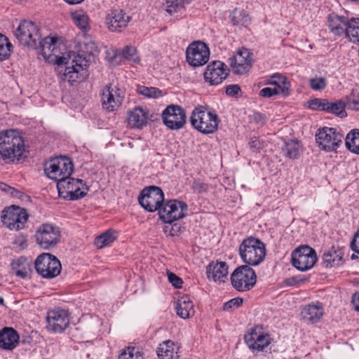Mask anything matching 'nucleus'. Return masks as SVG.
<instances>
[{"instance_id":"obj_30","label":"nucleus","mask_w":359,"mask_h":359,"mask_svg":"<svg viewBox=\"0 0 359 359\" xmlns=\"http://www.w3.org/2000/svg\"><path fill=\"white\" fill-rule=\"evenodd\" d=\"M180 346L171 340L163 341L159 345L157 355L160 359H179Z\"/></svg>"},{"instance_id":"obj_58","label":"nucleus","mask_w":359,"mask_h":359,"mask_svg":"<svg viewBox=\"0 0 359 359\" xmlns=\"http://www.w3.org/2000/svg\"><path fill=\"white\" fill-rule=\"evenodd\" d=\"M69 5H76L83 2L84 0H63Z\"/></svg>"},{"instance_id":"obj_3","label":"nucleus","mask_w":359,"mask_h":359,"mask_svg":"<svg viewBox=\"0 0 359 359\" xmlns=\"http://www.w3.org/2000/svg\"><path fill=\"white\" fill-rule=\"evenodd\" d=\"M266 254L265 244L259 239L250 236L243 241L239 247L241 259L248 266H257Z\"/></svg>"},{"instance_id":"obj_31","label":"nucleus","mask_w":359,"mask_h":359,"mask_svg":"<svg viewBox=\"0 0 359 359\" xmlns=\"http://www.w3.org/2000/svg\"><path fill=\"white\" fill-rule=\"evenodd\" d=\"M175 309L177 314L183 319H187L194 315V304L188 297H182L177 302Z\"/></svg>"},{"instance_id":"obj_56","label":"nucleus","mask_w":359,"mask_h":359,"mask_svg":"<svg viewBox=\"0 0 359 359\" xmlns=\"http://www.w3.org/2000/svg\"><path fill=\"white\" fill-rule=\"evenodd\" d=\"M103 48V46L91 42V55H97Z\"/></svg>"},{"instance_id":"obj_18","label":"nucleus","mask_w":359,"mask_h":359,"mask_svg":"<svg viewBox=\"0 0 359 359\" xmlns=\"http://www.w3.org/2000/svg\"><path fill=\"white\" fill-rule=\"evenodd\" d=\"M137 48L135 46H127L123 50L111 49L106 50L107 60L114 65H121L122 60H128L139 64L140 57L137 55Z\"/></svg>"},{"instance_id":"obj_45","label":"nucleus","mask_w":359,"mask_h":359,"mask_svg":"<svg viewBox=\"0 0 359 359\" xmlns=\"http://www.w3.org/2000/svg\"><path fill=\"white\" fill-rule=\"evenodd\" d=\"M0 191L10 194L12 197L22 198L23 193L3 182H0Z\"/></svg>"},{"instance_id":"obj_43","label":"nucleus","mask_w":359,"mask_h":359,"mask_svg":"<svg viewBox=\"0 0 359 359\" xmlns=\"http://www.w3.org/2000/svg\"><path fill=\"white\" fill-rule=\"evenodd\" d=\"M138 93L150 98H157L163 95L162 91L154 87H147L144 86H137Z\"/></svg>"},{"instance_id":"obj_24","label":"nucleus","mask_w":359,"mask_h":359,"mask_svg":"<svg viewBox=\"0 0 359 359\" xmlns=\"http://www.w3.org/2000/svg\"><path fill=\"white\" fill-rule=\"evenodd\" d=\"M123 100V92L120 89L114 91L111 86H107L102 91V104L109 111H113L121 106Z\"/></svg>"},{"instance_id":"obj_11","label":"nucleus","mask_w":359,"mask_h":359,"mask_svg":"<svg viewBox=\"0 0 359 359\" xmlns=\"http://www.w3.org/2000/svg\"><path fill=\"white\" fill-rule=\"evenodd\" d=\"M344 136L335 128L324 127L318 129L316 134V140L319 147L326 151H334L342 143Z\"/></svg>"},{"instance_id":"obj_52","label":"nucleus","mask_w":359,"mask_h":359,"mask_svg":"<svg viewBox=\"0 0 359 359\" xmlns=\"http://www.w3.org/2000/svg\"><path fill=\"white\" fill-rule=\"evenodd\" d=\"M279 93V90L278 88H271L269 87H266L262 88L259 92V95L263 97H270L273 95H277Z\"/></svg>"},{"instance_id":"obj_32","label":"nucleus","mask_w":359,"mask_h":359,"mask_svg":"<svg viewBox=\"0 0 359 359\" xmlns=\"http://www.w3.org/2000/svg\"><path fill=\"white\" fill-rule=\"evenodd\" d=\"M11 269L16 276L26 278L32 273V266L26 258L21 257L11 263Z\"/></svg>"},{"instance_id":"obj_15","label":"nucleus","mask_w":359,"mask_h":359,"mask_svg":"<svg viewBox=\"0 0 359 359\" xmlns=\"http://www.w3.org/2000/svg\"><path fill=\"white\" fill-rule=\"evenodd\" d=\"M36 243L43 249L48 250L55 247L60 241V229L52 224L41 225L35 234Z\"/></svg>"},{"instance_id":"obj_46","label":"nucleus","mask_w":359,"mask_h":359,"mask_svg":"<svg viewBox=\"0 0 359 359\" xmlns=\"http://www.w3.org/2000/svg\"><path fill=\"white\" fill-rule=\"evenodd\" d=\"M326 99L315 98L308 102V107L313 110H323L325 111Z\"/></svg>"},{"instance_id":"obj_5","label":"nucleus","mask_w":359,"mask_h":359,"mask_svg":"<svg viewBox=\"0 0 359 359\" xmlns=\"http://www.w3.org/2000/svg\"><path fill=\"white\" fill-rule=\"evenodd\" d=\"M73 170L72 162L68 157L63 156L52 158L44 165L46 176L57 182L70 176Z\"/></svg>"},{"instance_id":"obj_27","label":"nucleus","mask_w":359,"mask_h":359,"mask_svg":"<svg viewBox=\"0 0 359 359\" xmlns=\"http://www.w3.org/2000/svg\"><path fill=\"white\" fill-rule=\"evenodd\" d=\"M19 339L13 328L6 327L0 331V347L4 350H13L18 344Z\"/></svg>"},{"instance_id":"obj_47","label":"nucleus","mask_w":359,"mask_h":359,"mask_svg":"<svg viewBox=\"0 0 359 359\" xmlns=\"http://www.w3.org/2000/svg\"><path fill=\"white\" fill-rule=\"evenodd\" d=\"M243 300L241 297L233 298L226 303L223 306L224 311H231L240 307L243 304Z\"/></svg>"},{"instance_id":"obj_8","label":"nucleus","mask_w":359,"mask_h":359,"mask_svg":"<svg viewBox=\"0 0 359 359\" xmlns=\"http://www.w3.org/2000/svg\"><path fill=\"white\" fill-rule=\"evenodd\" d=\"M28 219L27 210L19 206L11 205L2 210L1 219L11 230H20L24 228Z\"/></svg>"},{"instance_id":"obj_55","label":"nucleus","mask_w":359,"mask_h":359,"mask_svg":"<svg viewBox=\"0 0 359 359\" xmlns=\"http://www.w3.org/2000/svg\"><path fill=\"white\" fill-rule=\"evenodd\" d=\"M351 303L353 306L354 309L356 311L359 312V290L353 294Z\"/></svg>"},{"instance_id":"obj_23","label":"nucleus","mask_w":359,"mask_h":359,"mask_svg":"<svg viewBox=\"0 0 359 359\" xmlns=\"http://www.w3.org/2000/svg\"><path fill=\"white\" fill-rule=\"evenodd\" d=\"M130 17L122 9H114L106 17V23L111 32H121L128 26Z\"/></svg>"},{"instance_id":"obj_12","label":"nucleus","mask_w":359,"mask_h":359,"mask_svg":"<svg viewBox=\"0 0 359 359\" xmlns=\"http://www.w3.org/2000/svg\"><path fill=\"white\" fill-rule=\"evenodd\" d=\"M188 211L187 205L181 201L170 200L159 209L160 219L165 223L171 224L174 221L184 218Z\"/></svg>"},{"instance_id":"obj_17","label":"nucleus","mask_w":359,"mask_h":359,"mask_svg":"<svg viewBox=\"0 0 359 359\" xmlns=\"http://www.w3.org/2000/svg\"><path fill=\"white\" fill-rule=\"evenodd\" d=\"M186 57L187 62L191 66H203L206 64L209 60V48L204 42L199 41H194L187 47Z\"/></svg>"},{"instance_id":"obj_20","label":"nucleus","mask_w":359,"mask_h":359,"mask_svg":"<svg viewBox=\"0 0 359 359\" xmlns=\"http://www.w3.org/2000/svg\"><path fill=\"white\" fill-rule=\"evenodd\" d=\"M47 329L53 332H62L69 323L67 311L62 309L50 311L46 316Z\"/></svg>"},{"instance_id":"obj_34","label":"nucleus","mask_w":359,"mask_h":359,"mask_svg":"<svg viewBox=\"0 0 359 359\" xmlns=\"http://www.w3.org/2000/svg\"><path fill=\"white\" fill-rule=\"evenodd\" d=\"M342 256L334 248L325 251L322 257V264L325 268H332L339 265Z\"/></svg>"},{"instance_id":"obj_26","label":"nucleus","mask_w":359,"mask_h":359,"mask_svg":"<svg viewBox=\"0 0 359 359\" xmlns=\"http://www.w3.org/2000/svg\"><path fill=\"white\" fill-rule=\"evenodd\" d=\"M207 276L215 282L224 283L228 274V266L226 262H212L207 267Z\"/></svg>"},{"instance_id":"obj_35","label":"nucleus","mask_w":359,"mask_h":359,"mask_svg":"<svg viewBox=\"0 0 359 359\" xmlns=\"http://www.w3.org/2000/svg\"><path fill=\"white\" fill-rule=\"evenodd\" d=\"M345 36L353 43H359V18H351L346 29Z\"/></svg>"},{"instance_id":"obj_1","label":"nucleus","mask_w":359,"mask_h":359,"mask_svg":"<svg viewBox=\"0 0 359 359\" xmlns=\"http://www.w3.org/2000/svg\"><path fill=\"white\" fill-rule=\"evenodd\" d=\"M67 40L59 36H46L38 42V48H40L41 55L45 60L48 62H54L55 65H72L66 67L63 73L60 72L61 80L72 84L74 82L88 76L87 68L88 60L87 53H79L75 55L74 52L67 51L66 49Z\"/></svg>"},{"instance_id":"obj_51","label":"nucleus","mask_w":359,"mask_h":359,"mask_svg":"<svg viewBox=\"0 0 359 359\" xmlns=\"http://www.w3.org/2000/svg\"><path fill=\"white\" fill-rule=\"evenodd\" d=\"M169 282L176 288H181L183 283L182 280L172 272H168Z\"/></svg>"},{"instance_id":"obj_60","label":"nucleus","mask_w":359,"mask_h":359,"mask_svg":"<svg viewBox=\"0 0 359 359\" xmlns=\"http://www.w3.org/2000/svg\"><path fill=\"white\" fill-rule=\"evenodd\" d=\"M4 299L2 297H0V305H3L4 304Z\"/></svg>"},{"instance_id":"obj_50","label":"nucleus","mask_w":359,"mask_h":359,"mask_svg":"<svg viewBox=\"0 0 359 359\" xmlns=\"http://www.w3.org/2000/svg\"><path fill=\"white\" fill-rule=\"evenodd\" d=\"M249 146L250 148V150L252 152H259L260 149H262L264 147V142H261L258 138L257 137H252L250 139L249 142Z\"/></svg>"},{"instance_id":"obj_6","label":"nucleus","mask_w":359,"mask_h":359,"mask_svg":"<svg viewBox=\"0 0 359 359\" xmlns=\"http://www.w3.org/2000/svg\"><path fill=\"white\" fill-rule=\"evenodd\" d=\"M15 35L21 45L31 49L38 48V42L41 38L38 25L29 20L20 22Z\"/></svg>"},{"instance_id":"obj_48","label":"nucleus","mask_w":359,"mask_h":359,"mask_svg":"<svg viewBox=\"0 0 359 359\" xmlns=\"http://www.w3.org/2000/svg\"><path fill=\"white\" fill-rule=\"evenodd\" d=\"M310 86L315 90H323L326 86L325 79L323 77L311 79H310Z\"/></svg>"},{"instance_id":"obj_9","label":"nucleus","mask_w":359,"mask_h":359,"mask_svg":"<svg viewBox=\"0 0 359 359\" xmlns=\"http://www.w3.org/2000/svg\"><path fill=\"white\" fill-rule=\"evenodd\" d=\"M231 280L235 289L243 292L250 290L255 285L257 276L254 269L245 264L235 269Z\"/></svg>"},{"instance_id":"obj_38","label":"nucleus","mask_w":359,"mask_h":359,"mask_svg":"<svg viewBox=\"0 0 359 359\" xmlns=\"http://www.w3.org/2000/svg\"><path fill=\"white\" fill-rule=\"evenodd\" d=\"M346 147L353 153L359 154V130H351L346 137Z\"/></svg>"},{"instance_id":"obj_44","label":"nucleus","mask_w":359,"mask_h":359,"mask_svg":"<svg viewBox=\"0 0 359 359\" xmlns=\"http://www.w3.org/2000/svg\"><path fill=\"white\" fill-rule=\"evenodd\" d=\"M190 0H166V11L170 14L175 13L184 4H188Z\"/></svg>"},{"instance_id":"obj_4","label":"nucleus","mask_w":359,"mask_h":359,"mask_svg":"<svg viewBox=\"0 0 359 359\" xmlns=\"http://www.w3.org/2000/svg\"><path fill=\"white\" fill-rule=\"evenodd\" d=\"M190 121L191 126L203 134L213 133L217 130L219 123V119L215 113L207 111L202 106L194 109Z\"/></svg>"},{"instance_id":"obj_33","label":"nucleus","mask_w":359,"mask_h":359,"mask_svg":"<svg viewBox=\"0 0 359 359\" xmlns=\"http://www.w3.org/2000/svg\"><path fill=\"white\" fill-rule=\"evenodd\" d=\"M118 237V233L113 229H108L95 237L94 245L97 249H102L114 242Z\"/></svg>"},{"instance_id":"obj_22","label":"nucleus","mask_w":359,"mask_h":359,"mask_svg":"<svg viewBox=\"0 0 359 359\" xmlns=\"http://www.w3.org/2000/svg\"><path fill=\"white\" fill-rule=\"evenodd\" d=\"M225 65L220 61L210 63L203 74L205 81L211 86L220 84L228 76Z\"/></svg>"},{"instance_id":"obj_19","label":"nucleus","mask_w":359,"mask_h":359,"mask_svg":"<svg viewBox=\"0 0 359 359\" xmlns=\"http://www.w3.org/2000/svg\"><path fill=\"white\" fill-rule=\"evenodd\" d=\"M229 60V65L236 74H246L252 68L251 53L247 48L238 50Z\"/></svg>"},{"instance_id":"obj_7","label":"nucleus","mask_w":359,"mask_h":359,"mask_svg":"<svg viewBox=\"0 0 359 359\" xmlns=\"http://www.w3.org/2000/svg\"><path fill=\"white\" fill-rule=\"evenodd\" d=\"M35 269L36 272L44 278H53L61 272L60 260L50 253H42L36 259Z\"/></svg>"},{"instance_id":"obj_57","label":"nucleus","mask_w":359,"mask_h":359,"mask_svg":"<svg viewBox=\"0 0 359 359\" xmlns=\"http://www.w3.org/2000/svg\"><path fill=\"white\" fill-rule=\"evenodd\" d=\"M347 105L350 109L359 111V100H353L347 102Z\"/></svg>"},{"instance_id":"obj_41","label":"nucleus","mask_w":359,"mask_h":359,"mask_svg":"<svg viewBox=\"0 0 359 359\" xmlns=\"http://www.w3.org/2000/svg\"><path fill=\"white\" fill-rule=\"evenodd\" d=\"M12 47L8 38L0 33V61L7 60L10 57Z\"/></svg>"},{"instance_id":"obj_28","label":"nucleus","mask_w":359,"mask_h":359,"mask_svg":"<svg viewBox=\"0 0 359 359\" xmlns=\"http://www.w3.org/2000/svg\"><path fill=\"white\" fill-rule=\"evenodd\" d=\"M301 314L304 320L310 323H316L324 314L323 306L319 302L308 304L302 309Z\"/></svg>"},{"instance_id":"obj_2","label":"nucleus","mask_w":359,"mask_h":359,"mask_svg":"<svg viewBox=\"0 0 359 359\" xmlns=\"http://www.w3.org/2000/svg\"><path fill=\"white\" fill-rule=\"evenodd\" d=\"M25 151V141L18 130L11 129L0 132V156L4 161L20 160Z\"/></svg>"},{"instance_id":"obj_25","label":"nucleus","mask_w":359,"mask_h":359,"mask_svg":"<svg viewBox=\"0 0 359 359\" xmlns=\"http://www.w3.org/2000/svg\"><path fill=\"white\" fill-rule=\"evenodd\" d=\"M148 110L140 107H135L133 110L128 111L127 121L132 128H140L145 126L151 120Z\"/></svg>"},{"instance_id":"obj_29","label":"nucleus","mask_w":359,"mask_h":359,"mask_svg":"<svg viewBox=\"0 0 359 359\" xmlns=\"http://www.w3.org/2000/svg\"><path fill=\"white\" fill-rule=\"evenodd\" d=\"M327 23L330 32L335 36L345 34L348 20L343 16L331 13L327 17Z\"/></svg>"},{"instance_id":"obj_49","label":"nucleus","mask_w":359,"mask_h":359,"mask_svg":"<svg viewBox=\"0 0 359 359\" xmlns=\"http://www.w3.org/2000/svg\"><path fill=\"white\" fill-rule=\"evenodd\" d=\"M192 188L198 194L205 193L208 190V184L201 180H196L194 182Z\"/></svg>"},{"instance_id":"obj_36","label":"nucleus","mask_w":359,"mask_h":359,"mask_svg":"<svg viewBox=\"0 0 359 359\" xmlns=\"http://www.w3.org/2000/svg\"><path fill=\"white\" fill-rule=\"evenodd\" d=\"M325 111L338 116L341 118L346 117L347 114L345 111L346 104L341 100L331 102L326 101Z\"/></svg>"},{"instance_id":"obj_59","label":"nucleus","mask_w":359,"mask_h":359,"mask_svg":"<svg viewBox=\"0 0 359 359\" xmlns=\"http://www.w3.org/2000/svg\"><path fill=\"white\" fill-rule=\"evenodd\" d=\"M241 15V13H235L233 18L232 21L233 22L234 25L240 24L241 22L240 20H237V18L240 17Z\"/></svg>"},{"instance_id":"obj_39","label":"nucleus","mask_w":359,"mask_h":359,"mask_svg":"<svg viewBox=\"0 0 359 359\" xmlns=\"http://www.w3.org/2000/svg\"><path fill=\"white\" fill-rule=\"evenodd\" d=\"M271 84L276 85L279 91L284 96H287L290 93V83L287 79L280 74H274L271 78Z\"/></svg>"},{"instance_id":"obj_54","label":"nucleus","mask_w":359,"mask_h":359,"mask_svg":"<svg viewBox=\"0 0 359 359\" xmlns=\"http://www.w3.org/2000/svg\"><path fill=\"white\" fill-rule=\"evenodd\" d=\"M351 249L359 254V229L355 233L353 241L351 243Z\"/></svg>"},{"instance_id":"obj_13","label":"nucleus","mask_w":359,"mask_h":359,"mask_svg":"<svg viewBox=\"0 0 359 359\" xmlns=\"http://www.w3.org/2000/svg\"><path fill=\"white\" fill-rule=\"evenodd\" d=\"M317 260L315 250L308 245L299 246L292 254V265L302 271L311 269Z\"/></svg>"},{"instance_id":"obj_42","label":"nucleus","mask_w":359,"mask_h":359,"mask_svg":"<svg viewBox=\"0 0 359 359\" xmlns=\"http://www.w3.org/2000/svg\"><path fill=\"white\" fill-rule=\"evenodd\" d=\"M118 359H144V355L135 346H128L118 355Z\"/></svg>"},{"instance_id":"obj_14","label":"nucleus","mask_w":359,"mask_h":359,"mask_svg":"<svg viewBox=\"0 0 359 359\" xmlns=\"http://www.w3.org/2000/svg\"><path fill=\"white\" fill-rule=\"evenodd\" d=\"M141 206L149 212L159 210L164 201V194L161 188L158 187H149L144 188L138 198Z\"/></svg>"},{"instance_id":"obj_53","label":"nucleus","mask_w":359,"mask_h":359,"mask_svg":"<svg viewBox=\"0 0 359 359\" xmlns=\"http://www.w3.org/2000/svg\"><path fill=\"white\" fill-rule=\"evenodd\" d=\"M241 91V88L238 85H230L226 88V93L229 96H235Z\"/></svg>"},{"instance_id":"obj_16","label":"nucleus","mask_w":359,"mask_h":359,"mask_svg":"<svg viewBox=\"0 0 359 359\" xmlns=\"http://www.w3.org/2000/svg\"><path fill=\"white\" fill-rule=\"evenodd\" d=\"M163 123L170 130L182 128L187 121L185 110L180 105H168L161 114Z\"/></svg>"},{"instance_id":"obj_10","label":"nucleus","mask_w":359,"mask_h":359,"mask_svg":"<svg viewBox=\"0 0 359 359\" xmlns=\"http://www.w3.org/2000/svg\"><path fill=\"white\" fill-rule=\"evenodd\" d=\"M57 189L59 196L64 199L76 200L86 194L82 180L70 176L58 182Z\"/></svg>"},{"instance_id":"obj_21","label":"nucleus","mask_w":359,"mask_h":359,"mask_svg":"<svg viewBox=\"0 0 359 359\" xmlns=\"http://www.w3.org/2000/svg\"><path fill=\"white\" fill-rule=\"evenodd\" d=\"M245 341L252 351H262L271 343V339L267 334L264 333L260 328L255 327L245 335Z\"/></svg>"},{"instance_id":"obj_40","label":"nucleus","mask_w":359,"mask_h":359,"mask_svg":"<svg viewBox=\"0 0 359 359\" xmlns=\"http://www.w3.org/2000/svg\"><path fill=\"white\" fill-rule=\"evenodd\" d=\"M300 147L299 142L290 140L285 143V145L283 147V151L286 157L290 158H297L299 156Z\"/></svg>"},{"instance_id":"obj_37","label":"nucleus","mask_w":359,"mask_h":359,"mask_svg":"<svg viewBox=\"0 0 359 359\" xmlns=\"http://www.w3.org/2000/svg\"><path fill=\"white\" fill-rule=\"evenodd\" d=\"M72 18L74 24L79 28L83 35H86L90 29L88 15L82 11H79L72 13Z\"/></svg>"}]
</instances>
